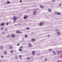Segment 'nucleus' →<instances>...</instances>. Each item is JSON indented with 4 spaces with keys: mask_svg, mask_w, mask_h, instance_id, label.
I'll list each match as a JSON object with an SVG mask.
<instances>
[{
    "mask_svg": "<svg viewBox=\"0 0 62 62\" xmlns=\"http://www.w3.org/2000/svg\"><path fill=\"white\" fill-rule=\"evenodd\" d=\"M22 49H23V46H21L20 47V48L19 49V51L20 52H22Z\"/></svg>",
    "mask_w": 62,
    "mask_h": 62,
    "instance_id": "f257e3e1",
    "label": "nucleus"
},
{
    "mask_svg": "<svg viewBox=\"0 0 62 62\" xmlns=\"http://www.w3.org/2000/svg\"><path fill=\"white\" fill-rule=\"evenodd\" d=\"M16 33H20L21 34H22V32L20 31L19 30H17L16 31Z\"/></svg>",
    "mask_w": 62,
    "mask_h": 62,
    "instance_id": "f03ea898",
    "label": "nucleus"
},
{
    "mask_svg": "<svg viewBox=\"0 0 62 62\" xmlns=\"http://www.w3.org/2000/svg\"><path fill=\"white\" fill-rule=\"evenodd\" d=\"M14 21L15 22L17 20V17L15 16H14Z\"/></svg>",
    "mask_w": 62,
    "mask_h": 62,
    "instance_id": "7ed1b4c3",
    "label": "nucleus"
},
{
    "mask_svg": "<svg viewBox=\"0 0 62 62\" xmlns=\"http://www.w3.org/2000/svg\"><path fill=\"white\" fill-rule=\"evenodd\" d=\"M43 22H41L39 24V26H41L43 24Z\"/></svg>",
    "mask_w": 62,
    "mask_h": 62,
    "instance_id": "20e7f679",
    "label": "nucleus"
},
{
    "mask_svg": "<svg viewBox=\"0 0 62 62\" xmlns=\"http://www.w3.org/2000/svg\"><path fill=\"white\" fill-rule=\"evenodd\" d=\"M11 36L12 38H14L15 37V34H12L11 35Z\"/></svg>",
    "mask_w": 62,
    "mask_h": 62,
    "instance_id": "39448f33",
    "label": "nucleus"
},
{
    "mask_svg": "<svg viewBox=\"0 0 62 62\" xmlns=\"http://www.w3.org/2000/svg\"><path fill=\"white\" fill-rule=\"evenodd\" d=\"M28 18V17L27 16V15H25V17H24V19H26L27 18Z\"/></svg>",
    "mask_w": 62,
    "mask_h": 62,
    "instance_id": "423d86ee",
    "label": "nucleus"
},
{
    "mask_svg": "<svg viewBox=\"0 0 62 62\" xmlns=\"http://www.w3.org/2000/svg\"><path fill=\"white\" fill-rule=\"evenodd\" d=\"M31 40L32 41V42H34V41H36V39H31Z\"/></svg>",
    "mask_w": 62,
    "mask_h": 62,
    "instance_id": "0eeeda50",
    "label": "nucleus"
},
{
    "mask_svg": "<svg viewBox=\"0 0 62 62\" xmlns=\"http://www.w3.org/2000/svg\"><path fill=\"white\" fill-rule=\"evenodd\" d=\"M15 57L16 59H18V56L16 55L15 56Z\"/></svg>",
    "mask_w": 62,
    "mask_h": 62,
    "instance_id": "6e6552de",
    "label": "nucleus"
},
{
    "mask_svg": "<svg viewBox=\"0 0 62 62\" xmlns=\"http://www.w3.org/2000/svg\"><path fill=\"white\" fill-rule=\"evenodd\" d=\"M40 8H44V7H43V6L42 5H40Z\"/></svg>",
    "mask_w": 62,
    "mask_h": 62,
    "instance_id": "1a4fd4ad",
    "label": "nucleus"
},
{
    "mask_svg": "<svg viewBox=\"0 0 62 62\" xmlns=\"http://www.w3.org/2000/svg\"><path fill=\"white\" fill-rule=\"evenodd\" d=\"M31 45H32L31 43H29V46L30 47H31Z\"/></svg>",
    "mask_w": 62,
    "mask_h": 62,
    "instance_id": "9d476101",
    "label": "nucleus"
},
{
    "mask_svg": "<svg viewBox=\"0 0 62 62\" xmlns=\"http://www.w3.org/2000/svg\"><path fill=\"white\" fill-rule=\"evenodd\" d=\"M32 54L34 55L35 54V51H33L32 52Z\"/></svg>",
    "mask_w": 62,
    "mask_h": 62,
    "instance_id": "9b49d317",
    "label": "nucleus"
},
{
    "mask_svg": "<svg viewBox=\"0 0 62 62\" xmlns=\"http://www.w3.org/2000/svg\"><path fill=\"white\" fill-rule=\"evenodd\" d=\"M48 11L49 12H51V11H52L51 10V9L50 8L49 9Z\"/></svg>",
    "mask_w": 62,
    "mask_h": 62,
    "instance_id": "f8f14e48",
    "label": "nucleus"
},
{
    "mask_svg": "<svg viewBox=\"0 0 62 62\" xmlns=\"http://www.w3.org/2000/svg\"><path fill=\"white\" fill-rule=\"evenodd\" d=\"M37 13V11H34L33 12V14L34 15L35 14Z\"/></svg>",
    "mask_w": 62,
    "mask_h": 62,
    "instance_id": "ddd939ff",
    "label": "nucleus"
},
{
    "mask_svg": "<svg viewBox=\"0 0 62 62\" xmlns=\"http://www.w3.org/2000/svg\"><path fill=\"white\" fill-rule=\"evenodd\" d=\"M4 25H5V23H2L1 24V26H4Z\"/></svg>",
    "mask_w": 62,
    "mask_h": 62,
    "instance_id": "4468645a",
    "label": "nucleus"
},
{
    "mask_svg": "<svg viewBox=\"0 0 62 62\" xmlns=\"http://www.w3.org/2000/svg\"><path fill=\"white\" fill-rule=\"evenodd\" d=\"M19 58L20 59H22V55H20L19 56Z\"/></svg>",
    "mask_w": 62,
    "mask_h": 62,
    "instance_id": "2eb2a0df",
    "label": "nucleus"
},
{
    "mask_svg": "<svg viewBox=\"0 0 62 62\" xmlns=\"http://www.w3.org/2000/svg\"><path fill=\"white\" fill-rule=\"evenodd\" d=\"M58 34V35H59V36H60V32H57Z\"/></svg>",
    "mask_w": 62,
    "mask_h": 62,
    "instance_id": "dca6fc26",
    "label": "nucleus"
},
{
    "mask_svg": "<svg viewBox=\"0 0 62 62\" xmlns=\"http://www.w3.org/2000/svg\"><path fill=\"white\" fill-rule=\"evenodd\" d=\"M0 49L1 50H2V48H3V46H2L1 45L0 46Z\"/></svg>",
    "mask_w": 62,
    "mask_h": 62,
    "instance_id": "f3484780",
    "label": "nucleus"
},
{
    "mask_svg": "<svg viewBox=\"0 0 62 62\" xmlns=\"http://www.w3.org/2000/svg\"><path fill=\"white\" fill-rule=\"evenodd\" d=\"M58 53H62V51H58Z\"/></svg>",
    "mask_w": 62,
    "mask_h": 62,
    "instance_id": "a211bd4d",
    "label": "nucleus"
},
{
    "mask_svg": "<svg viewBox=\"0 0 62 62\" xmlns=\"http://www.w3.org/2000/svg\"><path fill=\"white\" fill-rule=\"evenodd\" d=\"M53 53L54 54H55V52L54 51L53 52Z\"/></svg>",
    "mask_w": 62,
    "mask_h": 62,
    "instance_id": "6ab92c4d",
    "label": "nucleus"
},
{
    "mask_svg": "<svg viewBox=\"0 0 62 62\" xmlns=\"http://www.w3.org/2000/svg\"><path fill=\"white\" fill-rule=\"evenodd\" d=\"M7 4H10V2L8 1H7Z\"/></svg>",
    "mask_w": 62,
    "mask_h": 62,
    "instance_id": "aec40b11",
    "label": "nucleus"
},
{
    "mask_svg": "<svg viewBox=\"0 0 62 62\" xmlns=\"http://www.w3.org/2000/svg\"><path fill=\"white\" fill-rule=\"evenodd\" d=\"M11 52L12 54V53H13V51H12V50H11Z\"/></svg>",
    "mask_w": 62,
    "mask_h": 62,
    "instance_id": "412c9836",
    "label": "nucleus"
},
{
    "mask_svg": "<svg viewBox=\"0 0 62 62\" xmlns=\"http://www.w3.org/2000/svg\"><path fill=\"white\" fill-rule=\"evenodd\" d=\"M27 30H29V28H28V27H27Z\"/></svg>",
    "mask_w": 62,
    "mask_h": 62,
    "instance_id": "4be33fe9",
    "label": "nucleus"
},
{
    "mask_svg": "<svg viewBox=\"0 0 62 62\" xmlns=\"http://www.w3.org/2000/svg\"><path fill=\"white\" fill-rule=\"evenodd\" d=\"M5 54H7V53L6 52V51H5Z\"/></svg>",
    "mask_w": 62,
    "mask_h": 62,
    "instance_id": "5701e85b",
    "label": "nucleus"
},
{
    "mask_svg": "<svg viewBox=\"0 0 62 62\" xmlns=\"http://www.w3.org/2000/svg\"><path fill=\"white\" fill-rule=\"evenodd\" d=\"M25 37L26 38H27V35H26L25 36Z\"/></svg>",
    "mask_w": 62,
    "mask_h": 62,
    "instance_id": "b1692460",
    "label": "nucleus"
},
{
    "mask_svg": "<svg viewBox=\"0 0 62 62\" xmlns=\"http://www.w3.org/2000/svg\"><path fill=\"white\" fill-rule=\"evenodd\" d=\"M58 15H60V13H58Z\"/></svg>",
    "mask_w": 62,
    "mask_h": 62,
    "instance_id": "393cba45",
    "label": "nucleus"
},
{
    "mask_svg": "<svg viewBox=\"0 0 62 62\" xmlns=\"http://www.w3.org/2000/svg\"><path fill=\"white\" fill-rule=\"evenodd\" d=\"M1 58H3V56L1 55Z\"/></svg>",
    "mask_w": 62,
    "mask_h": 62,
    "instance_id": "a878e982",
    "label": "nucleus"
},
{
    "mask_svg": "<svg viewBox=\"0 0 62 62\" xmlns=\"http://www.w3.org/2000/svg\"><path fill=\"white\" fill-rule=\"evenodd\" d=\"M20 3H22V1L21 0H20Z\"/></svg>",
    "mask_w": 62,
    "mask_h": 62,
    "instance_id": "bb28decb",
    "label": "nucleus"
},
{
    "mask_svg": "<svg viewBox=\"0 0 62 62\" xmlns=\"http://www.w3.org/2000/svg\"><path fill=\"white\" fill-rule=\"evenodd\" d=\"M9 23H11V21H9Z\"/></svg>",
    "mask_w": 62,
    "mask_h": 62,
    "instance_id": "cd10ccee",
    "label": "nucleus"
},
{
    "mask_svg": "<svg viewBox=\"0 0 62 62\" xmlns=\"http://www.w3.org/2000/svg\"><path fill=\"white\" fill-rule=\"evenodd\" d=\"M17 45H18V46H19V45H20V44H17Z\"/></svg>",
    "mask_w": 62,
    "mask_h": 62,
    "instance_id": "c85d7f7f",
    "label": "nucleus"
},
{
    "mask_svg": "<svg viewBox=\"0 0 62 62\" xmlns=\"http://www.w3.org/2000/svg\"><path fill=\"white\" fill-rule=\"evenodd\" d=\"M9 35H8L7 37H9Z\"/></svg>",
    "mask_w": 62,
    "mask_h": 62,
    "instance_id": "c756f323",
    "label": "nucleus"
},
{
    "mask_svg": "<svg viewBox=\"0 0 62 62\" xmlns=\"http://www.w3.org/2000/svg\"><path fill=\"white\" fill-rule=\"evenodd\" d=\"M45 61H47V59H45Z\"/></svg>",
    "mask_w": 62,
    "mask_h": 62,
    "instance_id": "7c9ffc66",
    "label": "nucleus"
},
{
    "mask_svg": "<svg viewBox=\"0 0 62 62\" xmlns=\"http://www.w3.org/2000/svg\"><path fill=\"white\" fill-rule=\"evenodd\" d=\"M8 23H7V25H8Z\"/></svg>",
    "mask_w": 62,
    "mask_h": 62,
    "instance_id": "2f4dec72",
    "label": "nucleus"
},
{
    "mask_svg": "<svg viewBox=\"0 0 62 62\" xmlns=\"http://www.w3.org/2000/svg\"><path fill=\"white\" fill-rule=\"evenodd\" d=\"M3 29H4V28H1V30H2Z\"/></svg>",
    "mask_w": 62,
    "mask_h": 62,
    "instance_id": "473e14b6",
    "label": "nucleus"
},
{
    "mask_svg": "<svg viewBox=\"0 0 62 62\" xmlns=\"http://www.w3.org/2000/svg\"><path fill=\"white\" fill-rule=\"evenodd\" d=\"M48 37H50V35H48Z\"/></svg>",
    "mask_w": 62,
    "mask_h": 62,
    "instance_id": "72a5a7b5",
    "label": "nucleus"
},
{
    "mask_svg": "<svg viewBox=\"0 0 62 62\" xmlns=\"http://www.w3.org/2000/svg\"><path fill=\"white\" fill-rule=\"evenodd\" d=\"M5 31H7V29H5Z\"/></svg>",
    "mask_w": 62,
    "mask_h": 62,
    "instance_id": "f704fd0d",
    "label": "nucleus"
},
{
    "mask_svg": "<svg viewBox=\"0 0 62 62\" xmlns=\"http://www.w3.org/2000/svg\"><path fill=\"white\" fill-rule=\"evenodd\" d=\"M49 51H50V52H51V49H49Z\"/></svg>",
    "mask_w": 62,
    "mask_h": 62,
    "instance_id": "c9c22d12",
    "label": "nucleus"
},
{
    "mask_svg": "<svg viewBox=\"0 0 62 62\" xmlns=\"http://www.w3.org/2000/svg\"><path fill=\"white\" fill-rule=\"evenodd\" d=\"M53 2H54V1H55V0H53Z\"/></svg>",
    "mask_w": 62,
    "mask_h": 62,
    "instance_id": "e433bc0d",
    "label": "nucleus"
},
{
    "mask_svg": "<svg viewBox=\"0 0 62 62\" xmlns=\"http://www.w3.org/2000/svg\"><path fill=\"white\" fill-rule=\"evenodd\" d=\"M12 47H10V49H12Z\"/></svg>",
    "mask_w": 62,
    "mask_h": 62,
    "instance_id": "4c0bfd02",
    "label": "nucleus"
},
{
    "mask_svg": "<svg viewBox=\"0 0 62 62\" xmlns=\"http://www.w3.org/2000/svg\"><path fill=\"white\" fill-rule=\"evenodd\" d=\"M2 33L3 34H4V33H5V32H3Z\"/></svg>",
    "mask_w": 62,
    "mask_h": 62,
    "instance_id": "58836bf2",
    "label": "nucleus"
},
{
    "mask_svg": "<svg viewBox=\"0 0 62 62\" xmlns=\"http://www.w3.org/2000/svg\"><path fill=\"white\" fill-rule=\"evenodd\" d=\"M59 6H61V4H60Z\"/></svg>",
    "mask_w": 62,
    "mask_h": 62,
    "instance_id": "ea45409f",
    "label": "nucleus"
},
{
    "mask_svg": "<svg viewBox=\"0 0 62 62\" xmlns=\"http://www.w3.org/2000/svg\"><path fill=\"white\" fill-rule=\"evenodd\" d=\"M29 58L28 57L27 58V59H29Z\"/></svg>",
    "mask_w": 62,
    "mask_h": 62,
    "instance_id": "a19ab883",
    "label": "nucleus"
},
{
    "mask_svg": "<svg viewBox=\"0 0 62 62\" xmlns=\"http://www.w3.org/2000/svg\"><path fill=\"white\" fill-rule=\"evenodd\" d=\"M56 31H58V30L56 29Z\"/></svg>",
    "mask_w": 62,
    "mask_h": 62,
    "instance_id": "79ce46f5",
    "label": "nucleus"
},
{
    "mask_svg": "<svg viewBox=\"0 0 62 62\" xmlns=\"http://www.w3.org/2000/svg\"><path fill=\"white\" fill-rule=\"evenodd\" d=\"M28 54L29 53L28 52Z\"/></svg>",
    "mask_w": 62,
    "mask_h": 62,
    "instance_id": "37998d69",
    "label": "nucleus"
}]
</instances>
